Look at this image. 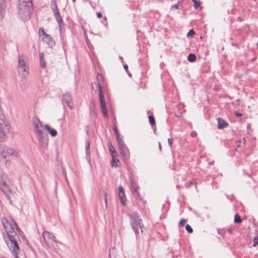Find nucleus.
<instances>
[{
    "label": "nucleus",
    "mask_w": 258,
    "mask_h": 258,
    "mask_svg": "<svg viewBox=\"0 0 258 258\" xmlns=\"http://www.w3.org/2000/svg\"><path fill=\"white\" fill-rule=\"evenodd\" d=\"M5 165L7 167H9L11 165V162L9 160H6L5 162Z\"/></svg>",
    "instance_id": "37998d69"
},
{
    "label": "nucleus",
    "mask_w": 258,
    "mask_h": 258,
    "mask_svg": "<svg viewBox=\"0 0 258 258\" xmlns=\"http://www.w3.org/2000/svg\"><path fill=\"white\" fill-rule=\"evenodd\" d=\"M236 115L237 116L239 117V116H242V114H241V113H239L236 112Z\"/></svg>",
    "instance_id": "864d4df0"
},
{
    "label": "nucleus",
    "mask_w": 258,
    "mask_h": 258,
    "mask_svg": "<svg viewBox=\"0 0 258 258\" xmlns=\"http://www.w3.org/2000/svg\"><path fill=\"white\" fill-rule=\"evenodd\" d=\"M119 59H120L121 60H122V59H123L122 57H121V56H119Z\"/></svg>",
    "instance_id": "6e6d98bb"
},
{
    "label": "nucleus",
    "mask_w": 258,
    "mask_h": 258,
    "mask_svg": "<svg viewBox=\"0 0 258 258\" xmlns=\"http://www.w3.org/2000/svg\"><path fill=\"white\" fill-rule=\"evenodd\" d=\"M18 72L23 77H26L28 74V67L24 60L21 58H19L18 60Z\"/></svg>",
    "instance_id": "6e6552de"
},
{
    "label": "nucleus",
    "mask_w": 258,
    "mask_h": 258,
    "mask_svg": "<svg viewBox=\"0 0 258 258\" xmlns=\"http://www.w3.org/2000/svg\"><path fill=\"white\" fill-rule=\"evenodd\" d=\"M195 33V32L194 30L192 29H191L188 32L187 36V37H189V36H192Z\"/></svg>",
    "instance_id": "58836bf2"
},
{
    "label": "nucleus",
    "mask_w": 258,
    "mask_h": 258,
    "mask_svg": "<svg viewBox=\"0 0 258 258\" xmlns=\"http://www.w3.org/2000/svg\"><path fill=\"white\" fill-rule=\"evenodd\" d=\"M106 196H107L106 193H105V194H104V196H105V206H106V207H107V199H106Z\"/></svg>",
    "instance_id": "09e8293b"
},
{
    "label": "nucleus",
    "mask_w": 258,
    "mask_h": 258,
    "mask_svg": "<svg viewBox=\"0 0 258 258\" xmlns=\"http://www.w3.org/2000/svg\"><path fill=\"white\" fill-rule=\"evenodd\" d=\"M130 180L132 184V189H138L139 186L133 180V179L132 178H131Z\"/></svg>",
    "instance_id": "c756f323"
},
{
    "label": "nucleus",
    "mask_w": 258,
    "mask_h": 258,
    "mask_svg": "<svg viewBox=\"0 0 258 258\" xmlns=\"http://www.w3.org/2000/svg\"><path fill=\"white\" fill-rule=\"evenodd\" d=\"M39 58L40 60H44V53L43 52H41L39 54Z\"/></svg>",
    "instance_id": "79ce46f5"
},
{
    "label": "nucleus",
    "mask_w": 258,
    "mask_h": 258,
    "mask_svg": "<svg viewBox=\"0 0 258 258\" xmlns=\"http://www.w3.org/2000/svg\"><path fill=\"white\" fill-rule=\"evenodd\" d=\"M168 143L170 147H171L172 145V139H168Z\"/></svg>",
    "instance_id": "c03bdc74"
},
{
    "label": "nucleus",
    "mask_w": 258,
    "mask_h": 258,
    "mask_svg": "<svg viewBox=\"0 0 258 258\" xmlns=\"http://www.w3.org/2000/svg\"><path fill=\"white\" fill-rule=\"evenodd\" d=\"M86 146V153L87 155V158L88 161L90 160V142L89 141H87L85 144Z\"/></svg>",
    "instance_id": "6ab92c4d"
},
{
    "label": "nucleus",
    "mask_w": 258,
    "mask_h": 258,
    "mask_svg": "<svg viewBox=\"0 0 258 258\" xmlns=\"http://www.w3.org/2000/svg\"><path fill=\"white\" fill-rule=\"evenodd\" d=\"M97 16L98 18H100L102 17V14L101 13H97Z\"/></svg>",
    "instance_id": "8fccbe9b"
},
{
    "label": "nucleus",
    "mask_w": 258,
    "mask_h": 258,
    "mask_svg": "<svg viewBox=\"0 0 258 258\" xmlns=\"http://www.w3.org/2000/svg\"><path fill=\"white\" fill-rule=\"evenodd\" d=\"M5 9V1L4 0H0V20H2L4 17Z\"/></svg>",
    "instance_id": "a211bd4d"
},
{
    "label": "nucleus",
    "mask_w": 258,
    "mask_h": 258,
    "mask_svg": "<svg viewBox=\"0 0 258 258\" xmlns=\"http://www.w3.org/2000/svg\"><path fill=\"white\" fill-rule=\"evenodd\" d=\"M129 216L130 217L131 226L136 234H137L139 232V228L141 229L142 232H143L142 228L143 225L138 213L136 212L133 213L132 214H130Z\"/></svg>",
    "instance_id": "39448f33"
},
{
    "label": "nucleus",
    "mask_w": 258,
    "mask_h": 258,
    "mask_svg": "<svg viewBox=\"0 0 258 258\" xmlns=\"http://www.w3.org/2000/svg\"><path fill=\"white\" fill-rule=\"evenodd\" d=\"M42 41L47 43L49 47H52L55 45L54 41L52 40L50 35L46 34L42 38Z\"/></svg>",
    "instance_id": "ddd939ff"
},
{
    "label": "nucleus",
    "mask_w": 258,
    "mask_h": 258,
    "mask_svg": "<svg viewBox=\"0 0 258 258\" xmlns=\"http://www.w3.org/2000/svg\"><path fill=\"white\" fill-rule=\"evenodd\" d=\"M116 140L118 143L119 150L127 147L123 141L120 138L117 139Z\"/></svg>",
    "instance_id": "412c9836"
},
{
    "label": "nucleus",
    "mask_w": 258,
    "mask_h": 258,
    "mask_svg": "<svg viewBox=\"0 0 258 258\" xmlns=\"http://www.w3.org/2000/svg\"><path fill=\"white\" fill-rule=\"evenodd\" d=\"M186 223V220L184 219H181L179 222V225L180 226H183L185 225Z\"/></svg>",
    "instance_id": "4c0bfd02"
},
{
    "label": "nucleus",
    "mask_w": 258,
    "mask_h": 258,
    "mask_svg": "<svg viewBox=\"0 0 258 258\" xmlns=\"http://www.w3.org/2000/svg\"><path fill=\"white\" fill-rule=\"evenodd\" d=\"M190 135L192 137H195L197 135V134L196 132L192 131L191 132Z\"/></svg>",
    "instance_id": "a18cd8bd"
},
{
    "label": "nucleus",
    "mask_w": 258,
    "mask_h": 258,
    "mask_svg": "<svg viewBox=\"0 0 258 258\" xmlns=\"http://www.w3.org/2000/svg\"><path fill=\"white\" fill-rule=\"evenodd\" d=\"M119 151L120 154L125 159L127 160L130 158V152L127 147L122 149Z\"/></svg>",
    "instance_id": "2eb2a0df"
},
{
    "label": "nucleus",
    "mask_w": 258,
    "mask_h": 258,
    "mask_svg": "<svg viewBox=\"0 0 258 258\" xmlns=\"http://www.w3.org/2000/svg\"><path fill=\"white\" fill-rule=\"evenodd\" d=\"M185 228L187 231L189 233H191L193 232L192 228L189 225H186Z\"/></svg>",
    "instance_id": "c9c22d12"
},
{
    "label": "nucleus",
    "mask_w": 258,
    "mask_h": 258,
    "mask_svg": "<svg viewBox=\"0 0 258 258\" xmlns=\"http://www.w3.org/2000/svg\"><path fill=\"white\" fill-rule=\"evenodd\" d=\"M99 100L101 104V107L103 116L105 118H108V112L106 108V102L105 100V97L103 95L102 89H100L99 91Z\"/></svg>",
    "instance_id": "1a4fd4ad"
},
{
    "label": "nucleus",
    "mask_w": 258,
    "mask_h": 258,
    "mask_svg": "<svg viewBox=\"0 0 258 258\" xmlns=\"http://www.w3.org/2000/svg\"><path fill=\"white\" fill-rule=\"evenodd\" d=\"M116 157H114V158H112V166H114V163L117 162H118L119 160L117 158H116Z\"/></svg>",
    "instance_id": "ea45409f"
},
{
    "label": "nucleus",
    "mask_w": 258,
    "mask_h": 258,
    "mask_svg": "<svg viewBox=\"0 0 258 258\" xmlns=\"http://www.w3.org/2000/svg\"><path fill=\"white\" fill-rule=\"evenodd\" d=\"M39 143L41 148L46 149L48 147V136L43 131H38V134H36Z\"/></svg>",
    "instance_id": "0eeeda50"
},
{
    "label": "nucleus",
    "mask_w": 258,
    "mask_h": 258,
    "mask_svg": "<svg viewBox=\"0 0 258 258\" xmlns=\"http://www.w3.org/2000/svg\"><path fill=\"white\" fill-rule=\"evenodd\" d=\"M59 28V31L61 32L62 31V27H61V23H60V24H58Z\"/></svg>",
    "instance_id": "3c124183"
},
{
    "label": "nucleus",
    "mask_w": 258,
    "mask_h": 258,
    "mask_svg": "<svg viewBox=\"0 0 258 258\" xmlns=\"http://www.w3.org/2000/svg\"><path fill=\"white\" fill-rule=\"evenodd\" d=\"M33 124L34 126L35 132L36 134H38V131H42L41 128L42 126V124L37 117H34L33 119Z\"/></svg>",
    "instance_id": "f8f14e48"
},
{
    "label": "nucleus",
    "mask_w": 258,
    "mask_h": 258,
    "mask_svg": "<svg viewBox=\"0 0 258 258\" xmlns=\"http://www.w3.org/2000/svg\"><path fill=\"white\" fill-rule=\"evenodd\" d=\"M192 2L194 3V7L196 9H198L200 7L201 4L199 1H198L197 0H192Z\"/></svg>",
    "instance_id": "473e14b6"
},
{
    "label": "nucleus",
    "mask_w": 258,
    "mask_h": 258,
    "mask_svg": "<svg viewBox=\"0 0 258 258\" xmlns=\"http://www.w3.org/2000/svg\"><path fill=\"white\" fill-rule=\"evenodd\" d=\"M44 128L48 131L52 137H54L57 135L56 131L55 129L51 128L48 124H45L44 125Z\"/></svg>",
    "instance_id": "f3484780"
},
{
    "label": "nucleus",
    "mask_w": 258,
    "mask_h": 258,
    "mask_svg": "<svg viewBox=\"0 0 258 258\" xmlns=\"http://www.w3.org/2000/svg\"><path fill=\"white\" fill-rule=\"evenodd\" d=\"M10 180L6 182H0V188L5 194L7 195L11 191L10 187Z\"/></svg>",
    "instance_id": "9d476101"
},
{
    "label": "nucleus",
    "mask_w": 258,
    "mask_h": 258,
    "mask_svg": "<svg viewBox=\"0 0 258 258\" xmlns=\"http://www.w3.org/2000/svg\"><path fill=\"white\" fill-rule=\"evenodd\" d=\"M10 129L9 122L0 110V142H3L5 140Z\"/></svg>",
    "instance_id": "7ed1b4c3"
},
{
    "label": "nucleus",
    "mask_w": 258,
    "mask_h": 258,
    "mask_svg": "<svg viewBox=\"0 0 258 258\" xmlns=\"http://www.w3.org/2000/svg\"><path fill=\"white\" fill-rule=\"evenodd\" d=\"M123 67H124V69L126 71H127V69H128V66H127V64H125V65H124Z\"/></svg>",
    "instance_id": "603ef678"
},
{
    "label": "nucleus",
    "mask_w": 258,
    "mask_h": 258,
    "mask_svg": "<svg viewBox=\"0 0 258 258\" xmlns=\"http://www.w3.org/2000/svg\"><path fill=\"white\" fill-rule=\"evenodd\" d=\"M50 7L53 13L58 11L56 1L55 0L51 1Z\"/></svg>",
    "instance_id": "aec40b11"
},
{
    "label": "nucleus",
    "mask_w": 258,
    "mask_h": 258,
    "mask_svg": "<svg viewBox=\"0 0 258 258\" xmlns=\"http://www.w3.org/2000/svg\"><path fill=\"white\" fill-rule=\"evenodd\" d=\"M253 242V246L255 247L258 244V233L256 236L254 237Z\"/></svg>",
    "instance_id": "f704fd0d"
},
{
    "label": "nucleus",
    "mask_w": 258,
    "mask_h": 258,
    "mask_svg": "<svg viewBox=\"0 0 258 258\" xmlns=\"http://www.w3.org/2000/svg\"><path fill=\"white\" fill-rule=\"evenodd\" d=\"M40 66H41V67H42V68H44L45 67V62H44V60H40Z\"/></svg>",
    "instance_id": "a19ab883"
},
{
    "label": "nucleus",
    "mask_w": 258,
    "mask_h": 258,
    "mask_svg": "<svg viewBox=\"0 0 258 258\" xmlns=\"http://www.w3.org/2000/svg\"><path fill=\"white\" fill-rule=\"evenodd\" d=\"M53 14H54L55 18L56 19L58 24H60V23H62V18H61L60 15L59 13V12L58 11L57 12H55V13H53Z\"/></svg>",
    "instance_id": "b1692460"
},
{
    "label": "nucleus",
    "mask_w": 258,
    "mask_h": 258,
    "mask_svg": "<svg viewBox=\"0 0 258 258\" xmlns=\"http://www.w3.org/2000/svg\"><path fill=\"white\" fill-rule=\"evenodd\" d=\"M19 4L33 7L32 0H20Z\"/></svg>",
    "instance_id": "5701e85b"
},
{
    "label": "nucleus",
    "mask_w": 258,
    "mask_h": 258,
    "mask_svg": "<svg viewBox=\"0 0 258 258\" xmlns=\"http://www.w3.org/2000/svg\"><path fill=\"white\" fill-rule=\"evenodd\" d=\"M62 102L66 103L71 109L73 108V103L69 93H65L63 95Z\"/></svg>",
    "instance_id": "9b49d317"
},
{
    "label": "nucleus",
    "mask_w": 258,
    "mask_h": 258,
    "mask_svg": "<svg viewBox=\"0 0 258 258\" xmlns=\"http://www.w3.org/2000/svg\"><path fill=\"white\" fill-rule=\"evenodd\" d=\"M72 1H73V2H75V0H72Z\"/></svg>",
    "instance_id": "13d9d810"
},
{
    "label": "nucleus",
    "mask_w": 258,
    "mask_h": 258,
    "mask_svg": "<svg viewBox=\"0 0 258 258\" xmlns=\"http://www.w3.org/2000/svg\"><path fill=\"white\" fill-rule=\"evenodd\" d=\"M196 59V55L192 53L189 54L187 56V60L190 62H194Z\"/></svg>",
    "instance_id": "cd10ccee"
},
{
    "label": "nucleus",
    "mask_w": 258,
    "mask_h": 258,
    "mask_svg": "<svg viewBox=\"0 0 258 258\" xmlns=\"http://www.w3.org/2000/svg\"><path fill=\"white\" fill-rule=\"evenodd\" d=\"M20 151L8 146H0V161L4 160L7 157L15 158L19 157Z\"/></svg>",
    "instance_id": "f03ea898"
},
{
    "label": "nucleus",
    "mask_w": 258,
    "mask_h": 258,
    "mask_svg": "<svg viewBox=\"0 0 258 258\" xmlns=\"http://www.w3.org/2000/svg\"><path fill=\"white\" fill-rule=\"evenodd\" d=\"M32 7L19 4L18 13L20 17L24 21L29 20L32 13Z\"/></svg>",
    "instance_id": "423d86ee"
},
{
    "label": "nucleus",
    "mask_w": 258,
    "mask_h": 258,
    "mask_svg": "<svg viewBox=\"0 0 258 258\" xmlns=\"http://www.w3.org/2000/svg\"><path fill=\"white\" fill-rule=\"evenodd\" d=\"M128 75H129L130 76H131V74H128Z\"/></svg>",
    "instance_id": "4d7b16f0"
},
{
    "label": "nucleus",
    "mask_w": 258,
    "mask_h": 258,
    "mask_svg": "<svg viewBox=\"0 0 258 258\" xmlns=\"http://www.w3.org/2000/svg\"><path fill=\"white\" fill-rule=\"evenodd\" d=\"M109 149L111 153V155L112 156V157L114 158V157H116L117 156V152L115 150V149L112 145L110 144L109 145Z\"/></svg>",
    "instance_id": "393cba45"
},
{
    "label": "nucleus",
    "mask_w": 258,
    "mask_h": 258,
    "mask_svg": "<svg viewBox=\"0 0 258 258\" xmlns=\"http://www.w3.org/2000/svg\"><path fill=\"white\" fill-rule=\"evenodd\" d=\"M234 222L236 223H240L241 222L240 216L238 214L235 215Z\"/></svg>",
    "instance_id": "7c9ffc66"
},
{
    "label": "nucleus",
    "mask_w": 258,
    "mask_h": 258,
    "mask_svg": "<svg viewBox=\"0 0 258 258\" xmlns=\"http://www.w3.org/2000/svg\"><path fill=\"white\" fill-rule=\"evenodd\" d=\"M132 192L133 196L137 199L140 198L139 192H138V189H132Z\"/></svg>",
    "instance_id": "c85d7f7f"
},
{
    "label": "nucleus",
    "mask_w": 258,
    "mask_h": 258,
    "mask_svg": "<svg viewBox=\"0 0 258 258\" xmlns=\"http://www.w3.org/2000/svg\"><path fill=\"white\" fill-rule=\"evenodd\" d=\"M114 134L115 135L116 139L118 138H120L118 132L117 131V129L115 126L114 127Z\"/></svg>",
    "instance_id": "e433bc0d"
},
{
    "label": "nucleus",
    "mask_w": 258,
    "mask_h": 258,
    "mask_svg": "<svg viewBox=\"0 0 258 258\" xmlns=\"http://www.w3.org/2000/svg\"><path fill=\"white\" fill-rule=\"evenodd\" d=\"M43 239L47 247L52 250H55L57 247V241L54 235L48 231H44L42 233Z\"/></svg>",
    "instance_id": "20e7f679"
},
{
    "label": "nucleus",
    "mask_w": 258,
    "mask_h": 258,
    "mask_svg": "<svg viewBox=\"0 0 258 258\" xmlns=\"http://www.w3.org/2000/svg\"><path fill=\"white\" fill-rule=\"evenodd\" d=\"M257 45L258 46V43H257Z\"/></svg>",
    "instance_id": "bf43d9fd"
},
{
    "label": "nucleus",
    "mask_w": 258,
    "mask_h": 258,
    "mask_svg": "<svg viewBox=\"0 0 258 258\" xmlns=\"http://www.w3.org/2000/svg\"><path fill=\"white\" fill-rule=\"evenodd\" d=\"M97 87H98V83L97 84H96V83H93L92 84V88L93 89H95V88H97Z\"/></svg>",
    "instance_id": "de8ad7c7"
},
{
    "label": "nucleus",
    "mask_w": 258,
    "mask_h": 258,
    "mask_svg": "<svg viewBox=\"0 0 258 258\" xmlns=\"http://www.w3.org/2000/svg\"><path fill=\"white\" fill-rule=\"evenodd\" d=\"M149 119L150 123L152 125L155 124V118L153 115H150L149 116Z\"/></svg>",
    "instance_id": "2f4dec72"
},
{
    "label": "nucleus",
    "mask_w": 258,
    "mask_h": 258,
    "mask_svg": "<svg viewBox=\"0 0 258 258\" xmlns=\"http://www.w3.org/2000/svg\"><path fill=\"white\" fill-rule=\"evenodd\" d=\"M159 149L160 150H161V144L159 143Z\"/></svg>",
    "instance_id": "5fc2aeb1"
},
{
    "label": "nucleus",
    "mask_w": 258,
    "mask_h": 258,
    "mask_svg": "<svg viewBox=\"0 0 258 258\" xmlns=\"http://www.w3.org/2000/svg\"><path fill=\"white\" fill-rule=\"evenodd\" d=\"M118 197L121 204L124 205L126 202V198L123 188L121 186H119L118 188Z\"/></svg>",
    "instance_id": "4468645a"
},
{
    "label": "nucleus",
    "mask_w": 258,
    "mask_h": 258,
    "mask_svg": "<svg viewBox=\"0 0 258 258\" xmlns=\"http://www.w3.org/2000/svg\"><path fill=\"white\" fill-rule=\"evenodd\" d=\"M97 80L98 83V86L99 88V91H100V89H101V85L102 84V82L103 81V77L101 75L98 74L97 76Z\"/></svg>",
    "instance_id": "a878e982"
},
{
    "label": "nucleus",
    "mask_w": 258,
    "mask_h": 258,
    "mask_svg": "<svg viewBox=\"0 0 258 258\" xmlns=\"http://www.w3.org/2000/svg\"><path fill=\"white\" fill-rule=\"evenodd\" d=\"M218 128L221 130L227 127L228 125V123L224 120L223 119L218 118Z\"/></svg>",
    "instance_id": "dca6fc26"
},
{
    "label": "nucleus",
    "mask_w": 258,
    "mask_h": 258,
    "mask_svg": "<svg viewBox=\"0 0 258 258\" xmlns=\"http://www.w3.org/2000/svg\"><path fill=\"white\" fill-rule=\"evenodd\" d=\"M116 140L118 143L119 150L127 147L123 141L120 138L117 139Z\"/></svg>",
    "instance_id": "4be33fe9"
},
{
    "label": "nucleus",
    "mask_w": 258,
    "mask_h": 258,
    "mask_svg": "<svg viewBox=\"0 0 258 258\" xmlns=\"http://www.w3.org/2000/svg\"><path fill=\"white\" fill-rule=\"evenodd\" d=\"M47 34L45 32L44 29L42 28H40L39 29V35L41 36H43V37L46 35Z\"/></svg>",
    "instance_id": "72a5a7b5"
},
{
    "label": "nucleus",
    "mask_w": 258,
    "mask_h": 258,
    "mask_svg": "<svg viewBox=\"0 0 258 258\" xmlns=\"http://www.w3.org/2000/svg\"><path fill=\"white\" fill-rule=\"evenodd\" d=\"M2 222L6 231V236H4L5 241L15 257L19 258L20 249L16 241L18 236L15 230V229L19 230V228L16 223L11 224L6 218H2Z\"/></svg>",
    "instance_id": "f257e3e1"
},
{
    "label": "nucleus",
    "mask_w": 258,
    "mask_h": 258,
    "mask_svg": "<svg viewBox=\"0 0 258 258\" xmlns=\"http://www.w3.org/2000/svg\"><path fill=\"white\" fill-rule=\"evenodd\" d=\"M178 9V5H174L172 6V7H171V9L172 10Z\"/></svg>",
    "instance_id": "49530a36"
},
{
    "label": "nucleus",
    "mask_w": 258,
    "mask_h": 258,
    "mask_svg": "<svg viewBox=\"0 0 258 258\" xmlns=\"http://www.w3.org/2000/svg\"><path fill=\"white\" fill-rule=\"evenodd\" d=\"M8 180H10V179L7 174L5 173H3L1 174L0 182H6Z\"/></svg>",
    "instance_id": "bb28decb"
}]
</instances>
